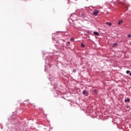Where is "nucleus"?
Here are the masks:
<instances>
[{
    "label": "nucleus",
    "instance_id": "5",
    "mask_svg": "<svg viewBox=\"0 0 131 131\" xmlns=\"http://www.w3.org/2000/svg\"><path fill=\"white\" fill-rule=\"evenodd\" d=\"M123 22V20H119L118 22V25H120V24H121Z\"/></svg>",
    "mask_w": 131,
    "mask_h": 131
},
{
    "label": "nucleus",
    "instance_id": "8",
    "mask_svg": "<svg viewBox=\"0 0 131 131\" xmlns=\"http://www.w3.org/2000/svg\"><path fill=\"white\" fill-rule=\"evenodd\" d=\"M81 46L82 47V48H84V45H83V43H81Z\"/></svg>",
    "mask_w": 131,
    "mask_h": 131
},
{
    "label": "nucleus",
    "instance_id": "14",
    "mask_svg": "<svg viewBox=\"0 0 131 131\" xmlns=\"http://www.w3.org/2000/svg\"><path fill=\"white\" fill-rule=\"evenodd\" d=\"M68 45H70V42H68Z\"/></svg>",
    "mask_w": 131,
    "mask_h": 131
},
{
    "label": "nucleus",
    "instance_id": "11",
    "mask_svg": "<svg viewBox=\"0 0 131 131\" xmlns=\"http://www.w3.org/2000/svg\"><path fill=\"white\" fill-rule=\"evenodd\" d=\"M127 37H128V38H131V35L130 34L128 35Z\"/></svg>",
    "mask_w": 131,
    "mask_h": 131
},
{
    "label": "nucleus",
    "instance_id": "7",
    "mask_svg": "<svg viewBox=\"0 0 131 131\" xmlns=\"http://www.w3.org/2000/svg\"><path fill=\"white\" fill-rule=\"evenodd\" d=\"M129 101H130V100L129 99V98L125 100V102H129Z\"/></svg>",
    "mask_w": 131,
    "mask_h": 131
},
{
    "label": "nucleus",
    "instance_id": "4",
    "mask_svg": "<svg viewBox=\"0 0 131 131\" xmlns=\"http://www.w3.org/2000/svg\"><path fill=\"white\" fill-rule=\"evenodd\" d=\"M117 46H118V44L117 43H115L113 45V48H115V47H117Z\"/></svg>",
    "mask_w": 131,
    "mask_h": 131
},
{
    "label": "nucleus",
    "instance_id": "10",
    "mask_svg": "<svg viewBox=\"0 0 131 131\" xmlns=\"http://www.w3.org/2000/svg\"><path fill=\"white\" fill-rule=\"evenodd\" d=\"M71 41H74V38H71Z\"/></svg>",
    "mask_w": 131,
    "mask_h": 131
},
{
    "label": "nucleus",
    "instance_id": "12",
    "mask_svg": "<svg viewBox=\"0 0 131 131\" xmlns=\"http://www.w3.org/2000/svg\"><path fill=\"white\" fill-rule=\"evenodd\" d=\"M126 72L127 74H128V73H130V71H127Z\"/></svg>",
    "mask_w": 131,
    "mask_h": 131
},
{
    "label": "nucleus",
    "instance_id": "6",
    "mask_svg": "<svg viewBox=\"0 0 131 131\" xmlns=\"http://www.w3.org/2000/svg\"><path fill=\"white\" fill-rule=\"evenodd\" d=\"M94 34H95V35H99V34L97 32H94Z\"/></svg>",
    "mask_w": 131,
    "mask_h": 131
},
{
    "label": "nucleus",
    "instance_id": "9",
    "mask_svg": "<svg viewBox=\"0 0 131 131\" xmlns=\"http://www.w3.org/2000/svg\"><path fill=\"white\" fill-rule=\"evenodd\" d=\"M94 91L95 94H98V92L97 91V90H94Z\"/></svg>",
    "mask_w": 131,
    "mask_h": 131
},
{
    "label": "nucleus",
    "instance_id": "3",
    "mask_svg": "<svg viewBox=\"0 0 131 131\" xmlns=\"http://www.w3.org/2000/svg\"><path fill=\"white\" fill-rule=\"evenodd\" d=\"M106 25H107V26H111V25H112V24L109 22H106L105 23Z\"/></svg>",
    "mask_w": 131,
    "mask_h": 131
},
{
    "label": "nucleus",
    "instance_id": "1",
    "mask_svg": "<svg viewBox=\"0 0 131 131\" xmlns=\"http://www.w3.org/2000/svg\"><path fill=\"white\" fill-rule=\"evenodd\" d=\"M99 12L100 11L99 10H94L93 14V15H95V16H97Z\"/></svg>",
    "mask_w": 131,
    "mask_h": 131
},
{
    "label": "nucleus",
    "instance_id": "15",
    "mask_svg": "<svg viewBox=\"0 0 131 131\" xmlns=\"http://www.w3.org/2000/svg\"><path fill=\"white\" fill-rule=\"evenodd\" d=\"M130 76H131V73L129 74Z\"/></svg>",
    "mask_w": 131,
    "mask_h": 131
},
{
    "label": "nucleus",
    "instance_id": "13",
    "mask_svg": "<svg viewBox=\"0 0 131 131\" xmlns=\"http://www.w3.org/2000/svg\"><path fill=\"white\" fill-rule=\"evenodd\" d=\"M73 72H76V70H73Z\"/></svg>",
    "mask_w": 131,
    "mask_h": 131
},
{
    "label": "nucleus",
    "instance_id": "2",
    "mask_svg": "<svg viewBox=\"0 0 131 131\" xmlns=\"http://www.w3.org/2000/svg\"><path fill=\"white\" fill-rule=\"evenodd\" d=\"M83 95H84L85 96H89V93L87 92L86 90H84L83 91Z\"/></svg>",
    "mask_w": 131,
    "mask_h": 131
}]
</instances>
